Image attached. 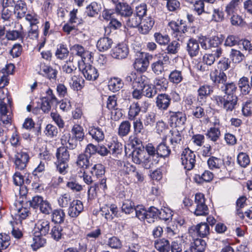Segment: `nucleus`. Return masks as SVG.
Segmentation results:
<instances>
[{"instance_id":"f257e3e1","label":"nucleus","mask_w":252,"mask_h":252,"mask_svg":"<svg viewBox=\"0 0 252 252\" xmlns=\"http://www.w3.org/2000/svg\"><path fill=\"white\" fill-rule=\"evenodd\" d=\"M196 156L193 151L189 148H185L181 155L182 165L185 169L190 170L195 166Z\"/></svg>"},{"instance_id":"f03ea898","label":"nucleus","mask_w":252,"mask_h":252,"mask_svg":"<svg viewBox=\"0 0 252 252\" xmlns=\"http://www.w3.org/2000/svg\"><path fill=\"white\" fill-rule=\"evenodd\" d=\"M70 50L72 54L81 58L82 63L93 61V52L85 50L84 47L80 44H74L70 47Z\"/></svg>"},{"instance_id":"7ed1b4c3","label":"nucleus","mask_w":252,"mask_h":252,"mask_svg":"<svg viewBox=\"0 0 252 252\" xmlns=\"http://www.w3.org/2000/svg\"><path fill=\"white\" fill-rule=\"evenodd\" d=\"M78 67L84 77L88 80L94 81L99 76L97 69L89 63H86L85 62L79 63Z\"/></svg>"},{"instance_id":"20e7f679","label":"nucleus","mask_w":252,"mask_h":252,"mask_svg":"<svg viewBox=\"0 0 252 252\" xmlns=\"http://www.w3.org/2000/svg\"><path fill=\"white\" fill-rule=\"evenodd\" d=\"M195 209L194 214L196 216H206L209 213V209L205 204V199L203 194L196 193L195 195Z\"/></svg>"},{"instance_id":"39448f33","label":"nucleus","mask_w":252,"mask_h":252,"mask_svg":"<svg viewBox=\"0 0 252 252\" xmlns=\"http://www.w3.org/2000/svg\"><path fill=\"white\" fill-rule=\"evenodd\" d=\"M152 57L148 53L141 52L135 60L133 66L134 68L140 72L146 71L149 65V59Z\"/></svg>"},{"instance_id":"423d86ee","label":"nucleus","mask_w":252,"mask_h":252,"mask_svg":"<svg viewBox=\"0 0 252 252\" xmlns=\"http://www.w3.org/2000/svg\"><path fill=\"white\" fill-rule=\"evenodd\" d=\"M29 159L30 156L27 152L23 151L17 152L13 158V162L16 169L24 170L26 167Z\"/></svg>"},{"instance_id":"0eeeda50","label":"nucleus","mask_w":252,"mask_h":252,"mask_svg":"<svg viewBox=\"0 0 252 252\" xmlns=\"http://www.w3.org/2000/svg\"><path fill=\"white\" fill-rule=\"evenodd\" d=\"M118 175L123 178H127L128 175L134 173L136 170V167L129 162L118 161Z\"/></svg>"},{"instance_id":"6e6552de","label":"nucleus","mask_w":252,"mask_h":252,"mask_svg":"<svg viewBox=\"0 0 252 252\" xmlns=\"http://www.w3.org/2000/svg\"><path fill=\"white\" fill-rule=\"evenodd\" d=\"M169 57L166 54H162L161 57L158 61L151 64L152 70L156 75H160L164 71L165 65L169 63Z\"/></svg>"},{"instance_id":"1a4fd4ad","label":"nucleus","mask_w":252,"mask_h":252,"mask_svg":"<svg viewBox=\"0 0 252 252\" xmlns=\"http://www.w3.org/2000/svg\"><path fill=\"white\" fill-rule=\"evenodd\" d=\"M129 53L128 46L125 43L118 44L111 50V56L117 59L122 60L126 59Z\"/></svg>"},{"instance_id":"9d476101","label":"nucleus","mask_w":252,"mask_h":252,"mask_svg":"<svg viewBox=\"0 0 252 252\" xmlns=\"http://www.w3.org/2000/svg\"><path fill=\"white\" fill-rule=\"evenodd\" d=\"M169 140L173 150L177 151L181 147L183 136L180 132L176 129L170 130Z\"/></svg>"},{"instance_id":"9b49d317","label":"nucleus","mask_w":252,"mask_h":252,"mask_svg":"<svg viewBox=\"0 0 252 252\" xmlns=\"http://www.w3.org/2000/svg\"><path fill=\"white\" fill-rule=\"evenodd\" d=\"M50 222L46 219L39 220L36 223L34 234L46 236L50 230Z\"/></svg>"},{"instance_id":"f8f14e48","label":"nucleus","mask_w":252,"mask_h":252,"mask_svg":"<svg viewBox=\"0 0 252 252\" xmlns=\"http://www.w3.org/2000/svg\"><path fill=\"white\" fill-rule=\"evenodd\" d=\"M214 87L208 84L200 86L197 90V101L200 103L206 101L207 97L213 92Z\"/></svg>"},{"instance_id":"ddd939ff","label":"nucleus","mask_w":252,"mask_h":252,"mask_svg":"<svg viewBox=\"0 0 252 252\" xmlns=\"http://www.w3.org/2000/svg\"><path fill=\"white\" fill-rule=\"evenodd\" d=\"M84 206L79 200H73L67 210V214L71 218H76L83 211Z\"/></svg>"},{"instance_id":"4468645a","label":"nucleus","mask_w":252,"mask_h":252,"mask_svg":"<svg viewBox=\"0 0 252 252\" xmlns=\"http://www.w3.org/2000/svg\"><path fill=\"white\" fill-rule=\"evenodd\" d=\"M170 96L166 94H160L156 98V106L161 111L166 110L171 103Z\"/></svg>"},{"instance_id":"2eb2a0df","label":"nucleus","mask_w":252,"mask_h":252,"mask_svg":"<svg viewBox=\"0 0 252 252\" xmlns=\"http://www.w3.org/2000/svg\"><path fill=\"white\" fill-rule=\"evenodd\" d=\"M116 13L124 18L130 16L133 11L131 6L126 2H119L115 5Z\"/></svg>"},{"instance_id":"dca6fc26","label":"nucleus","mask_w":252,"mask_h":252,"mask_svg":"<svg viewBox=\"0 0 252 252\" xmlns=\"http://www.w3.org/2000/svg\"><path fill=\"white\" fill-rule=\"evenodd\" d=\"M39 73L50 80L56 79L58 71L50 65L44 63H41Z\"/></svg>"},{"instance_id":"f3484780","label":"nucleus","mask_w":252,"mask_h":252,"mask_svg":"<svg viewBox=\"0 0 252 252\" xmlns=\"http://www.w3.org/2000/svg\"><path fill=\"white\" fill-rule=\"evenodd\" d=\"M187 51L191 58L196 57L200 52L199 44L198 41L193 38L189 39L187 44Z\"/></svg>"},{"instance_id":"a211bd4d","label":"nucleus","mask_w":252,"mask_h":252,"mask_svg":"<svg viewBox=\"0 0 252 252\" xmlns=\"http://www.w3.org/2000/svg\"><path fill=\"white\" fill-rule=\"evenodd\" d=\"M219 121H216L214 123V126L209 128L205 133L207 138L213 142H216L220 139L221 135L220 127L217 126L218 125H219Z\"/></svg>"},{"instance_id":"6ab92c4d","label":"nucleus","mask_w":252,"mask_h":252,"mask_svg":"<svg viewBox=\"0 0 252 252\" xmlns=\"http://www.w3.org/2000/svg\"><path fill=\"white\" fill-rule=\"evenodd\" d=\"M12 211L16 217L21 220L26 219L30 213L29 208L23 207L21 201H18L14 203Z\"/></svg>"},{"instance_id":"aec40b11","label":"nucleus","mask_w":252,"mask_h":252,"mask_svg":"<svg viewBox=\"0 0 252 252\" xmlns=\"http://www.w3.org/2000/svg\"><path fill=\"white\" fill-rule=\"evenodd\" d=\"M170 121L174 123L176 126H180L184 125L186 121V115L182 112H170Z\"/></svg>"},{"instance_id":"412c9836","label":"nucleus","mask_w":252,"mask_h":252,"mask_svg":"<svg viewBox=\"0 0 252 252\" xmlns=\"http://www.w3.org/2000/svg\"><path fill=\"white\" fill-rule=\"evenodd\" d=\"M61 143L63 145H66V148L70 150L75 149L77 145V139L71 137L68 133L64 134L61 138Z\"/></svg>"},{"instance_id":"4be33fe9","label":"nucleus","mask_w":252,"mask_h":252,"mask_svg":"<svg viewBox=\"0 0 252 252\" xmlns=\"http://www.w3.org/2000/svg\"><path fill=\"white\" fill-rule=\"evenodd\" d=\"M133 121V126L134 134L142 139H146L147 132L144 130V124L139 119Z\"/></svg>"},{"instance_id":"5701e85b","label":"nucleus","mask_w":252,"mask_h":252,"mask_svg":"<svg viewBox=\"0 0 252 252\" xmlns=\"http://www.w3.org/2000/svg\"><path fill=\"white\" fill-rule=\"evenodd\" d=\"M89 134L93 139L97 142L102 141L104 139V133L101 128L98 126H90L89 128Z\"/></svg>"},{"instance_id":"b1692460","label":"nucleus","mask_w":252,"mask_h":252,"mask_svg":"<svg viewBox=\"0 0 252 252\" xmlns=\"http://www.w3.org/2000/svg\"><path fill=\"white\" fill-rule=\"evenodd\" d=\"M141 25L139 27V32L143 34H146L149 33L153 27L155 21L151 17H149L143 20L141 23Z\"/></svg>"},{"instance_id":"393cba45","label":"nucleus","mask_w":252,"mask_h":252,"mask_svg":"<svg viewBox=\"0 0 252 252\" xmlns=\"http://www.w3.org/2000/svg\"><path fill=\"white\" fill-rule=\"evenodd\" d=\"M210 79L216 84H225L227 80V76L223 71H220L218 72L217 70L212 71L210 74Z\"/></svg>"},{"instance_id":"a878e982","label":"nucleus","mask_w":252,"mask_h":252,"mask_svg":"<svg viewBox=\"0 0 252 252\" xmlns=\"http://www.w3.org/2000/svg\"><path fill=\"white\" fill-rule=\"evenodd\" d=\"M101 9L102 6L100 3L93 1L86 7V13L88 16L93 17L98 15Z\"/></svg>"},{"instance_id":"bb28decb","label":"nucleus","mask_w":252,"mask_h":252,"mask_svg":"<svg viewBox=\"0 0 252 252\" xmlns=\"http://www.w3.org/2000/svg\"><path fill=\"white\" fill-rule=\"evenodd\" d=\"M56 156V162H68L70 159V155L67 149L64 147H61L57 149Z\"/></svg>"},{"instance_id":"cd10ccee","label":"nucleus","mask_w":252,"mask_h":252,"mask_svg":"<svg viewBox=\"0 0 252 252\" xmlns=\"http://www.w3.org/2000/svg\"><path fill=\"white\" fill-rule=\"evenodd\" d=\"M192 229L197 233V235L200 237H205L210 232V228L207 223L201 222L197 224L194 227H192Z\"/></svg>"},{"instance_id":"c85d7f7f","label":"nucleus","mask_w":252,"mask_h":252,"mask_svg":"<svg viewBox=\"0 0 252 252\" xmlns=\"http://www.w3.org/2000/svg\"><path fill=\"white\" fill-rule=\"evenodd\" d=\"M113 43L111 38L108 37L100 38L97 41L96 47L100 52H104L110 49Z\"/></svg>"},{"instance_id":"c756f323","label":"nucleus","mask_w":252,"mask_h":252,"mask_svg":"<svg viewBox=\"0 0 252 252\" xmlns=\"http://www.w3.org/2000/svg\"><path fill=\"white\" fill-rule=\"evenodd\" d=\"M237 101V96H226L222 108L227 112H231L235 109Z\"/></svg>"},{"instance_id":"7c9ffc66","label":"nucleus","mask_w":252,"mask_h":252,"mask_svg":"<svg viewBox=\"0 0 252 252\" xmlns=\"http://www.w3.org/2000/svg\"><path fill=\"white\" fill-rule=\"evenodd\" d=\"M51 220L52 222L57 224H61L64 222L65 219V213L61 209H57L52 211Z\"/></svg>"},{"instance_id":"2f4dec72","label":"nucleus","mask_w":252,"mask_h":252,"mask_svg":"<svg viewBox=\"0 0 252 252\" xmlns=\"http://www.w3.org/2000/svg\"><path fill=\"white\" fill-rule=\"evenodd\" d=\"M154 244L156 249L159 252H169L170 250L169 241L164 238L155 241Z\"/></svg>"},{"instance_id":"473e14b6","label":"nucleus","mask_w":252,"mask_h":252,"mask_svg":"<svg viewBox=\"0 0 252 252\" xmlns=\"http://www.w3.org/2000/svg\"><path fill=\"white\" fill-rule=\"evenodd\" d=\"M108 86L111 91L117 92L123 87L124 83L121 78L113 77L109 80Z\"/></svg>"},{"instance_id":"72a5a7b5","label":"nucleus","mask_w":252,"mask_h":252,"mask_svg":"<svg viewBox=\"0 0 252 252\" xmlns=\"http://www.w3.org/2000/svg\"><path fill=\"white\" fill-rule=\"evenodd\" d=\"M220 89L225 94L226 96H237L236 94L237 87L233 82L225 83L220 87Z\"/></svg>"},{"instance_id":"f704fd0d","label":"nucleus","mask_w":252,"mask_h":252,"mask_svg":"<svg viewBox=\"0 0 252 252\" xmlns=\"http://www.w3.org/2000/svg\"><path fill=\"white\" fill-rule=\"evenodd\" d=\"M84 80L79 76L74 75L69 82L70 87L74 91L81 90L84 86Z\"/></svg>"},{"instance_id":"c9c22d12","label":"nucleus","mask_w":252,"mask_h":252,"mask_svg":"<svg viewBox=\"0 0 252 252\" xmlns=\"http://www.w3.org/2000/svg\"><path fill=\"white\" fill-rule=\"evenodd\" d=\"M238 86L241 93L245 95L248 94L250 92L251 89H252L250 84H249L248 78L245 76L241 77L239 79Z\"/></svg>"},{"instance_id":"e433bc0d","label":"nucleus","mask_w":252,"mask_h":252,"mask_svg":"<svg viewBox=\"0 0 252 252\" xmlns=\"http://www.w3.org/2000/svg\"><path fill=\"white\" fill-rule=\"evenodd\" d=\"M141 111V107L138 102H133L129 107L128 118L130 121L134 120L139 115Z\"/></svg>"},{"instance_id":"4c0bfd02","label":"nucleus","mask_w":252,"mask_h":252,"mask_svg":"<svg viewBox=\"0 0 252 252\" xmlns=\"http://www.w3.org/2000/svg\"><path fill=\"white\" fill-rule=\"evenodd\" d=\"M43 235L34 234L32 238L33 243L31 247L34 251H36L41 247H42L46 243V239L43 238Z\"/></svg>"},{"instance_id":"58836bf2","label":"nucleus","mask_w":252,"mask_h":252,"mask_svg":"<svg viewBox=\"0 0 252 252\" xmlns=\"http://www.w3.org/2000/svg\"><path fill=\"white\" fill-rule=\"evenodd\" d=\"M109 152L114 156H117L120 154L123 150L122 144L117 141L113 140L108 145Z\"/></svg>"},{"instance_id":"ea45409f","label":"nucleus","mask_w":252,"mask_h":252,"mask_svg":"<svg viewBox=\"0 0 252 252\" xmlns=\"http://www.w3.org/2000/svg\"><path fill=\"white\" fill-rule=\"evenodd\" d=\"M240 3L241 0H231L225 7V11L227 14L230 16L236 14Z\"/></svg>"},{"instance_id":"a19ab883","label":"nucleus","mask_w":252,"mask_h":252,"mask_svg":"<svg viewBox=\"0 0 252 252\" xmlns=\"http://www.w3.org/2000/svg\"><path fill=\"white\" fill-rule=\"evenodd\" d=\"M27 7L25 2L20 0L17 1L15 5L14 13L19 18H22L25 15Z\"/></svg>"},{"instance_id":"79ce46f5","label":"nucleus","mask_w":252,"mask_h":252,"mask_svg":"<svg viewBox=\"0 0 252 252\" xmlns=\"http://www.w3.org/2000/svg\"><path fill=\"white\" fill-rule=\"evenodd\" d=\"M146 155L144 150L140 149H135L131 153L132 160L136 164H141Z\"/></svg>"},{"instance_id":"37998d69","label":"nucleus","mask_w":252,"mask_h":252,"mask_svg":"<svg viewBox=\"0 0 252 252\" xmlns=\"http://www.w3.org/2000/svg\"><path fill=\"white\" fill-rule=\"evenodd\" d=\"M126 19V25L130 28H136L141 24L142 19L132 12L130 16Z\"/></svg>"},{"instance_id":"c03bdc74","label":"nucleus","mask_w":252,"mask_h":252,"mask_svg":"<svg viewBox=\"0 0 252 252\" xmlns=\"http://www.w3.org/2000/svg\"><path fill=\"white\" fill-rule=\"evenodd\" d=\"M130 123L128 121H124L119 126L118 134L121 137L126 136L130 132Z\"/></svg>"},{"instance_id":"a18cd8bd","label":"nucleus","mask_w":252,"mask_h":252,"mask_svg":"<svg viewBox=\"0 0 252 252\" xmlns=\"http://www.w3.org/2000/svg\"><path fill=\"white\" fill-rule=\"evenodd\" d=\"M91 173L93 176L99 179L105 176V167L100 163L95 164L92 167Z\"/></svg>"},{"instance_id":"49530a36","label":"nucleus","mask_w":252,"mask_h":252,"mask_svg":"<svg viewBox=\"0 0 252 252\" xmlns=\"http://www.w3.org/2000/svg\"><path fill=\"white\" fill-rule=\"evenodd\" d=\"M154 37L156 42L160 45H167L170 41V38L168 35L166 34H163L158 32L154 33Z\"/></svg>"},{"instance_id":"de8ad7c7","label":"nucleus","mask_w":252,"mask_h":252,"mask_svg":"<svg viewBox=\"0 0 252 252\" xmlns=\"http://www.w3.org/2000/svg\"><path fill=\"white\" fill-rule=\"evenodd\" d=\"M69 51L68 50L66 45L63 44H60L58 45L55 53V56L57 59L64 60L67 57Z\"/></svg>"},{"instance_id":"09e8293b","label":"nucleus","mask_w":252,"mask_h":252,"mask_svg":"<svg viewBox=\"0 0 252 252\" xmlns=\"http://www.w3.org/2000/svg\"><path fill=\"white\" fill-rule=\"evenodd\" d=\"M90 158L86 154L79 155L76 161L77 166L82 168H87L90 165Z\"/></svg>"},{"instance_id":"8fccbe9b","label":"nucleus","mask_w":252,"mask_h":252,"mask_svg":"<svg viewBox=\"0 0 252 252\" xmlns=\"http://www.w3.org/2000/svg\"><path fill=\"white\" fill-rule=\"evenodd\" d=\"M206 243L205 240L201 239H196L190 247L194 252H203L206 248Z\"/></svg>"},{"instance_id":"3c124183","label":"nucleus","mask_w":252,"mask_h":252,"mask_svg":"<svg viewBox=\"0 0 252 252\" xmlns=\"http://www.w3.org/2000/svg\"><path fill=\"white\" fill-rule=\"evenodd\" d=\"M157 155L160 157H167L171 153V150L169 147L164 143H161L159 144L156 149Z\"/></svg>"},{"instance_id":"603ef678","label":"nucleus","mask_w":252,"mask_h":252,"mask_svg":"<svg viewBox=\"0 0 252 252\" xmlns=\"http://www.w3.org/2000/svg\"><path fill=\"white\" fill-rule=\"evenodd\" d=\"M183 79L182 72L179 70H173L169 75V80L173 84H179L182 81Z\"/></svg>"},{"instance_id":"864d4df0","label":"nucleus","mask_w":252,"mask_h":252,"mask_svg":"<svg viewBox=\"0 0 252 252\" xmlns=\"http://www.w3.org/2000/svg\"><path fill=\"white\" fill-rule=\"evenodd\" d=\"M71 133L73 137L79 141H81L84 139V132L83 128L80 125L75 124L71 129Z\"/></svg>"},{"instance_id":"5fc2aeb1","label":"nucleus","mask_w":252,"mask_h":252,"mask_svg":"<svg viewBox=\"0 0 252 252\" xmlns=\"http://www.w3.org/2000/svg\"><path fill=\"white\" fill-rule=\"evenodd\" d=\"M154 86L161 91L166 90L168 86L167 80L163 77H158L155 79L154 81Z\"/></svg>"},{"instance_id":"6e6d98bb","label":"nucleus","mask_w":252,"mask_h":252,"mask_svg":"<svg viewBox=\"0 0 252 252\" xmlns=\"http://www.w3.org/2000/svg\"><path fill=\"white\" fill-rule=\"evenodd\" d=\"M158 213L159 210L154 207H151L147 210L145 220L149 223L154 222L155 220L158 217Z\"/></svg>"},{"instance_id":"4d7b16f0","label":"nucleus","mask_w":252,"mask_h":252,"mask_svg":"<svg viewBox=\"0 0 252 252\" xmlns=\"http://www.w3.org/2000/svg\"><path fill=\"white\" fill-rule=\"evenodd\" d=\"M11 117L8 112L7 106L0 108V122L3 124L7 125L11 122Z\"/></svg>"},{"instance_id":"13d9d810","label":"nucleus","mask_w":252,"mask_h":252,"mask_svg":"<svg viewBox=\"0 0 252 252\" xmlns=\"http://www.w3.org/2000/svg\"><path fill=\"white\" fill-rule=\"evenodd\" d=\"M51 232L49 234L51 235V237L56 241H59L61 239L63 235V228L59 225L54 226L51 229Z\"/></svg>"},{"instance_id":"bf43d9fd","label":"nucleus","mask_w":252,"mask_h":252,"mask_svg":"<svg viewBox=\"0 0 252 252\" xmlns=\"http://www.w3.org/2000/svg\"><path fill=\"white\" fill-rule=\"evenodd\" d=\"M143 122L145 127H153L156 122V115L153 112L146 114L143 119Z\"/></svg>"},{"instance_id":"052dcab7","label":"nucleus","mask_w":252,"mask_h":252,"mask_svg":"<svg viewBox=\"0 0 252 252\" xmlns=\"http://www.w3.org/2000/svg\"><path fill=\"white\" fill-rule=\"evenodd\" d=\"M158 162V159L152 158L150 156H145L141 162L142 166L147 169H150Z\"/></svg>"},{"instance_id":"680f3d73","label":"nucleus","mask_w":252,"mask_h":252,"mask_svg":"<svg viewBox=\"0 0 252 252\" xmlns=\"http://www.w3.org/2000/svg\"><path fill=\"white\" fill-rule=\"evenodd\" d=\"M72 202L70 195L68 193L61 195L58 199L59 206L62 208L67 207Z\"/></svg>"},{"instance_id":"e2e57ef3","label":"nucleus","mask_w":252,"mask_h":252,"mask_svg":"<svg viewBox=\"0 0 252 252\" xmlns=\"http://www.w3.org/2000/svg\"><path fill=\"white\" fill-rule=\"evenodd\" d=\"M207 163L209 168L213 170L220 168L222 165V161L220 158L212 156L208 158Z\"/></svg>"},{"instance_id":"0e129e2a","label":"nucleus","mask_w":252,"mask_h":252,"mask_svg":"<svg viewBox=\"0 0 252 252\" xmlns=\"http://www.w3.org/2000/svg\"><path fill=\"white\" fill-rule=\"evenodd\" d=\"M245 56L239 50L231 49L230 58L234 63H239L244 59Z\"/></svg>"},{"instance_id":"69168bd1","label":"nucleus","mask_w":252,"mask_h":252,"mask_svg":"<svg viewBox=\"0 0 252 252\" xmlns=\"http://www.w3.org/2000/svg\"><path fill=\"white\" fill-rule=\"evenodd\" d=\"M246 201V198L244 196H242L239 197L236 201V214L241 219H243L244 218V215L243 212L241 211V209L245 206Z\"/></svg>"},{"instance_id":"338daca9","label":"nucleus","mask_w":252,"mask_h":252,"mask_svg":"<svg viewBox=\"0 0 252 252\" xmlns=\"http://www.w3.org/2000/svg\"><path fill=\"white\" fill-rule=\"evenodd\" d=\"M135 207L134 203L131 201L127 200H125L122 206V210L126 214H130L134 213Z\"/></svg>"},{"instance_id":"774afa93","label":"nucleus","mask_w":252,"mask_h":252,"mask_svg":"<svg viewBox=\"0 0 252 252\" xmlns=\"http://www.w3.org/2000/svg\"><path fill=\"white\" fill-rule=\"evenodd\" d=\"M237 162L242 167H247L250 162L249 156L245 153H240L237 156Z\"/></svg>"}]
</instances>
